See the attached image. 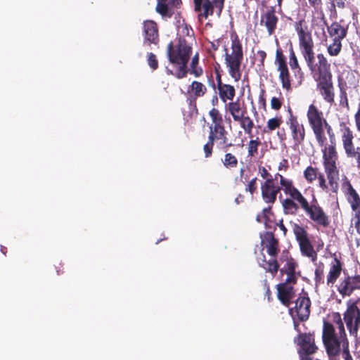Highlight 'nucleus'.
Here are the masks:
<instances>
[{
	"instance_id": "f257e3e1",
	"label": "nucleus",
	"mask_w": 360,
	"mask_h": 360,
	"mask_svg": "<svg viewBox=\"0 0 360 360\" xmlns=\"http://www.w3.org/2000/svg\"><path fill=\"white\" fill-rule=\"evenodd\" d=\"M279 177L280 185L284 193L288 195L281 202V205L285 214L297 215L300 210L317 225L324 228L330 225L328 215L319 205L317 200L313 196L312 200L309 201L301 191L294 186L291 179L285 178L277 173L274 178V181Z\"/></svg>"
},
{
	"instance_id": "f03ea898",
	"label": "nucleus",
	"mask_w": 360,
	"mask_h": 360,
	"mask_svg": "<svg viewBox=\"0 0 360 360\" xmlns=\"http://www.w3.org/2000/svg\"><path fill=\"white\" fill-rule=\"evenodd\" d=\"M295 30L299 39V47L302 55L309 68H314V44L311 33L304 19H300L295 22Z\"/></svg>"
},
{
	"instance_id": "7ed1b4c3",
	"label": "nucleus",
	"mask_w": 360,
	"mask_h": 360,
	"mask_svg": "<svg viewBox=\"0 0 360 360\" xmlns=\"http://www.w3.org/2000/svg\"><path fill=\"white\" fill-rule=\"evenodd\" d=\"M322 340L327 354L330 358H332L340 355L341 345L343 347L345 340L348 339L346 333H345V335L339 333V336H338L333 325L328 321H324Z\"/></svg>"
},
{
	"instance_id": "20e7f679",
	"label": "nucleus",
	"mask_w": 360,
	"mask_h": 360,
	"mask_svg": "<svg viewBox=\"0 0 360 360\" xmlns=\"http://www.w3.org/2000/svg\"><path fill=\"white\" fill-rule=\"evenodd\" d=\"M339 134L347 158L354 161L355 167L360 172V147L355 146L354 134L348 123L345 122L340 123Z\"/></svg>"
},
{
	"instance_id": "39448f33",
	"label": "nucleus",
	"mask_w": 360,
	"mask_h": 360,
	"mask_svg": "<svg viewBox=\"0 0 360 360\" xmlns=\"http://www.w3.org/2000/svg\"><path fill=\"white\" fill-rule=\"evenodd\" d=\"M192 49L185 39L179 38L177 43L170 42L167 45V56L170 63L179 65V68H187Z\"/></svg>"
},
{
	"instance_id": "423d86ee",
	"label": "nucleus",
	"mask_w": 360,
	"mask_h": 360,
	"mask_svg": "<svg viewBox=\"0 0 360 360\" xmlns=\"http://www.w3.org/2000/svg\"><path fill=\"white\" fill-rule=\"evenodd\" d=\"M307 117L319 146L323 147L326 141L323 130V124L327 121L323 117V112L319 110L315 105L311 104L309 106Z\"/></svg>"
},
{
	"instance_id": "0eeeda50",
	"label": "nucleus",
	"mask_w": 360,
	"mask_h": 360,
	"mask_svg": "<svg viewBox=\"0 0 360 360\" xmlns=\"http://www.w3.org/2000/svg\"><path fill=\"white\" fill-rule=\"evenodd\" d=\"M357 304L358 300H348L346 311L343 314V319L349 333L355 337L360 328V309Z\"/></svg>"
},
{
	"instance_id": "6e6552de",
	"label": "nucleus",
	"mask_w": 360,
	"mask_h": 360,
	"mask_svg": "<svg viewBox=\"0 0 360 360\" xmlns=\"http://www.w3.org/2000/svg\"><path fill=\"white\" fill-rule=\"evenodd\" d=\"M292 230L299 243L302 255L311 258L313 262H315L317 259V253L309 240L307 231L297 224H294Z\"/></svg>"
},
{
	"instance_id": "1a4fd4ad",
	"label": "nucleus",
	"mask_w": 360,
	"mask_h": 360,
	"mask_svg": "<svg viewBox=\"0 0 360 360\" xmlns=\"http://www.w3.org/2000/svg\"><path fill=\"white\" fill-rule=\"evenodd\" d=\"M293 342L300 347L298 354L300 357L302 356L312 355L318 350V347L315 342L314 333H300L294 338Z\"/></svg>"
},
{
	"instance_id": "9d476101",
	"label": "nucleus",
	"mask_w": 360,
	"mask_h": 360,
	"mask_svg": "<svg viewBox=\"0 0 360 360\" xmlns=\"http://www.w3.org/2000/svg\"><path fill=\"white\" fill-rule=\"evenodd\" d=\"M231 51L227 52L226 49L225 60L227 68H240L243 59L242 43L238 36L231 35Z\"/></svg>"
},
{
	"instance_id": "9b49d317",
	"label": "nucleus",
	"mask_w": 360,
	"mask_h": 360,
	"mask_svg": "<svg viewBox=\"0 0 360 360\" xmlns=\"http://www.w3.org/2000/svg\"><path fill=\"white\" fill-rule=\"evenodd\" d=\"M278 20L275 6H266L264 10L262 11L259 25L266 28L269 36L275 33Z\"/></svg>"
},
{
	"instance_id": "f8f14e48",
	"label": "nucleus",
	"mask_w": 360,
	"mask_h": 360,
	"mask_svg": "<svg viewBox=\"0 0 360 360\" xmlns=\"http://www.w3.org/2000/svg\"><path fill=\"white\" fill-rule=\"evenodd\" d=\"M311 300L307 292L300 295L295 300V308H289V314L293 316L295 312L299 321L304 322L308 320L310 315Z\"/></svg>"
},
{
	"instance_id": "ddd939ff",
	"label": "nucleus",
	"mask_w": 360,
	"mask_h": 360,
	"mask_svg": "<svg viewBox=\"0 0 360 360\" xmlns=\"http://www.w3.org/2000/svg\"><path fill=\"white\" fill-rule=\"evenodd\" d=\"M286 124L289 128L290 136L295 146L302 144L305 139V128L300 123L297 117H292L286 120Z\"/></svg>"
},
{
	"instance_id": "4468645a",
	"label": "nucleus",
	"mask_w": 360,
	"mask_h": 360,
	"mask_svg": "<svg viewBox=\"0 0 360 360\" xmlns=\"http://www.w3.org/2000/svg\"><path fill=\"white\" fill-rule=\"evenodd\" d=\"M337 290L342 297L350 296L354 290H360V275L345 276L340 281Z\"/></svg>"
},
{
	"instance_id": "2eb2a0df",
	"label": "nucleus",
	"mask_w": 360,
	"mask_h": 360,
	"mask_svg": "<svg viewBox=\"0 0 360 360\" xmlns=\"http://www.w3.org/2000/svg\"><path fill=\"white\" fill-rule=\"evenodd\" d=\"M281 188L276 186L274 179L264 181L261 184V194L263 200L268 204H274L276 200L278 193Z\"/></svg>"
},
{
	"instance_id": "dca6fc26",
	"label": "nucleus",
	"mask_w": 360,
	"mask_h": 360,
	"mask_svg": "<svg viewBox=\"0 0 360 360\" xmlns=\"http://www.w3.org/2000/svg\"><path fill=\"white\" fill-rule=\"evenodd\" d=\"M345 190L344 191L347 201L350 205L352 210L354 212V216L360 217V196L354 188L349 181L344 182Z\"/></svg>"
},
{
	"instance_id": "f3484780",
	"label": "nucleus",
	"mask_w": 360,
	"mask_h": 360,
	"mask_svg": "<svg viewBox=\"0 0 360 360\" xmlns=\"http://www.w3.org/2000/svg\"><path fill=\"white\" fill-rule=\"evenodd\" d=\"M208 139L217 143V147L223 152L227 151L233 145L229 141L226 129L209 130Z\"/></svg>"
},
{
	"instance_id": "a211bd4d",
	"label": "nucleus",
	"mask_w": 360,
	"mask_h": 360,
	"mask_svg": "<svg viewBox=\"0 0 360 360\" xmlns=\"http://www.w3.org/2000/svg\"><path fill=\"white\" fill-rule=\"evenodd\" d=\"M277 297L281 303L289 307L291 300L295 296V290L294 286L288 285L285 283H279L276 285Z\"/></svg>"
},
{
	"instance_id": "6ab92c4d",
	"label": "nucleus",
	"mask_w": 360,
	"mask_h": 360,
	"mask_svg": "<svg viewBox=\"0 0 360 360\" xmlns=\"http://www.w3.org/2000/svg\"><path fill=\"white\" fill-rule=\"evenodd\" d=\"M323 146H324L322 148L323 167H337L338 154L336 143H330L328 146L323 145Z\"/></svg>"
},
{
	"instance_id": "aec40b11",
	"label": "nucleus",
	"mask_w": 360,
	"mask_h": 360,
	"mask_svg": "<svg viewBox=\"0 0 360 360\" xmlns=\"http://www.w3.org/2000/svg\"><path fill=\"white\" fill-rule=\"evenodd\" d=\"M143 32L145 41L149 44H157L159 41L158 28L153 20H146L143 22Z\"/></svg>"
},
{
	"instance_id": "412c9836",
	"label": "nucleus",
	"mask_w": 360,
	"mask_h": 360,
	"mask_svg": "<svg viewBox=\"0 0 360 360\" xmlns=\"http://www.w3.org/2000/svg\"><path fill=\"white\" fill-rule=\"evenodd\" d=\"M195 11L199 12L198 19H207L209 15L214 13V8L215 7L213 2L210 0H193Z\"/></svg>"
},
{
	"instance_id": "4be33fe9",
	"label": "nucleus",
	"mask_w": 360,
	"mask_h": 360,
	"mask_svg": "<svg viewBox=\"0 0 360 360\" xmlns=\"http://www.w3.org/2000/svg\"><path fill=\"white\" fill-rule=\"evenodd\" d=\"M333 256V262L331 264L329 272L327 275L328 285H333L336 282L342 269V263L340 259L338 258L335 253H334Z\"/></svg>"
},
{
	"instance_id": "5701e85b",
	"label": "nucleus",
	"mask_w": 360,
	"mask_h": 360,
	"mask_svg": "<svg viewBox=\"0 0 360 360\" xmlns=\"http://www.w3.org/2000/svg\"><path fill=\"white\" fill-rule=\"evenodd\" d=\"M267 253L272 257L276 258L279 252L278 240L275 238L272 232L268 231L265 233L262 240Z\"/></svg>"
},
{
	"instance_id": "b1692460",
	"label": "nucleus",
	"mask_w": 360,
	"mask_h": 360,
	"mask_svg": "<svg viewBox=\"0 0 360 360\" xmlns=\"http://www.w3.org/2000/svg\"><path fill=\"white\" fill-rule=\"evenodd\" d=\"M226 109L235 122L239 120L243 115L248 114L245 105L243 103H240L239 100L229 102L226 105Z\"/></svg>"
},
{
	"instance_id": "393cba45",
	"label": "nucleus",
	"mask_w": 360,
	"mask_h": 360,
	"mask_svg": "<svg viewBox=\"0 0 360 360\" xmlns=\"http://www.w3.org/2000/svg\"><path fill=\"white\" fill-rule=\"evenodd\" d=\"M348 27L340 24V22H333L327 25V31L333 39L342 40L346 37Z\"/></svg>"
},
{
	"instance_id": "a878e982",
	"label": "nucleus",
	"mask_w": 360,
	"mask_h": 360,
	"mask_svg": "<svg viewBox=\"0 0 360 360\" xmlns=\"http://www.w3.org/2000/svg\"><path fill=\"white\" fill-rule=\"evenodd\" d=\"M324 170L328 180L330 191L333 193H337L339 188V170L338 167H324Z\"/></svg>"
},
{
	"instance_id": "bb28decb",
	"label": "nucleus",
	"mask_w": 360,
	"mask_h": 360,
	"mask_svg": "<svg viewBox=\"0 0 360 360\" xmlns=\"http://www.w3.org/2000/svg\"><path fill=\"white\" fill-rule=\"evenodd\" d=\"M311 74L314 80L317 82V86L328 84L333 83L332 75L329 69H311Z\"/></svg>"
},
{
	"instance_id": "cd10ccee",
	"label": "nucleus",
	"mask_w": 360,
	"mask_h": 360,
	"mask_svg": "<svg viewBox=\"0 0 360 360\" xmlns=\"http://www.w3.org/2000/svg\"><path fill=\"white\" fill-rule=\"evenodd\" d=\"M212 123L209 126V130L226 129L222 115L217 108H212L209 112Z\"/></svg>"
},
{
	"instance_id": "c85d7f7f",
	"label": "nucleus",
	"mask_w": 360,
	"mask_h": 360,
	"mask_svg": "<svg viewBox=\"0 0 360 360\" xmlns=\"http://www.w3.org/2000/svg\"><path fill=\"white\" fill-rule=\"evenodd\" d=\"M317 89L324 101L329 103H333L334 102L335 94L333 83H329L328 84L324 85H319L317 86Z\"/></svg>"
},
{
	"instance_id": "c756f323",
	"label": "nucleus",
	"mask_w": 360,
	"mask_h": 360,
	"mask_svg": "<svg viewBox=\"0 0 360 360\" xmlns=\"http://www.w3.org/2000/svg\"><path fill=\"white\" fill-rule=\"evenodd\" d=\"M236 122H238L240 127L244 130L245 134H248L250 138L253 137L252 129L255 127L252 119L248 115V114L243 115L240 117L239 120Z\"/></svg>"
},
{
	"instance_id": "7c9ffc66",
	"label": "nucleus",
	"mask_w": 360,
	"mask_h": 360,
	"mask_svg": "<svg viewBox=\"0 0 360 360\" xmlns=\"http://www.w3.org/2000/svg\"><path fill=\"white\" fill-rule=\"evenodd\" d=\"M259 265L266 271V272L271 273L273 276L277 274L279 269V264L276 259L267 261L265 256H264V258L259 263Z\"/></svg>"
},
{
	"instance_id": "2f4dec72",
	"label": "nucleus",
	"mask_w": 360,
	"mask_h": 360,
	"mask_svg": "<svg viewBox=\"0 0 360 360\" xmlns=\"http://www.w3.org/2000/svg\"><path fill=\"white\" fill-rule=\"evenodd\" d=\"M219 94L221 99L226 102V100H233L235 96V89L229 84L219 85Z\"/></svg>"
},
{
	"instance_id": "473e14b6",
	"label": "nucleus",
	"mask_w": 360,
	"mask_h": 360,
	"mask_svg": "<svg viewBox=\"0 0 360 360\" xmlns=\"http://www.w3.org/2000/svg\"><path fill=\"white\" fill-rule=\"evenodd\" d=\"M221 160L224 167L229 169L236 168L238 165L237 157L231 153H227L226 151Z\"/></svg>"
},
{
	"instance_id": "72a5a7b5",
	"label": "nucleus",
	"mask_w": 360,
	"mask_h": 360,
	"mask_svg": "<svg viewBox=\"0 0 360 360\" xmlns=\"http://www.w3.org/2000/svg\"><path fill=\"white\" fill-rule=\"evenodd\" d=\"M188 92L193 94L195 97H202L207 91L206 86L201 82L193 81L188 86Z\"/></svg>"
},
{
	"instance_id": "f704fd0d",
	"label": "nucleus",
	"mask_w": 360,
	"mask_h": 360,
	"mask_svg": "<svg viewBox=\"0 0 360 360\" xmlns=\"http://www.w3.org/2000/svg\"><path fill=\"white\" fill-rule=\"evenodd\" d=\"M283 123V118L281 116H276L270 118L266 122V127L264 128V133H270L273 131L279 129Z\"/></svg>"
},
{
	"instance_id": "c9c22d12",
	"label": "nucleus",
	"mask_w": 360,
	"mask_h": 360,
	"mask_svg": "<svg viewBox=\"0 0 360 360\" xmlns=\"http://www.w3.org/2000/svg\"><path fill=\"white\" fill-rule=\"evenodd\" d=\"M261 144L262 143L259 137H256L255 139L250 138V140L247 145L248 157H256L258 155V149Z\"/></svg>"
},
{
	"instance_id": "e433bc0d",
	"label": "nucleus",
	"mask_w": 360,
	"mask_h": 360,
	"mask_svg": "<svg viewBox=\"0 0 360 360\" xmlns=\"http://www.w3.org/2000/svg\"><path fill=\"white\" fill-rule=\"evenodd\" d=\"M281 70L279 77L282 82V86L287 90L290 89L291 82L293 81L292 76L289 72V69H279Z\"/></svg>"
},
{
	"instance_id": "4c0bfd02",
	"label": "nucleus",
	"mask_w": 360,
	"mask_h": 360,
	"mask_svg": "<svg viewBox=\"0 0 360 360\" xmlns=\"http://www.w3.org/2000/svg\"><path fill=\"white\" fill-rule=\"evenodd\" d=\"M156 11L160 14L163 18H172L174 12L169 8L168 5L163 2H158L156 8Z\"/></svg>"
},
{
	"instance_id": "58836bf2",
	"label": "nucleus",
	"mask_w": 360,
	"mask_h": 360,
	"mask_svg": "<svg viewBox=\"0 0 360 360\" xmlns=\"http://www.w3.org/2000/svg\"><path fill=\"white\" fill-rule=\"evenodd\" d=\"M319 169L312 166L307 167L304 171V176L308 183L311 184L316 179Z\"/></svg>"
},
{
	"instance_id": "ea45409f",
	"label": "nucleus",
	"mask_w": 360,
	"mask_h": 360,
	"mask_svg": "<svg viewBox=\"0 0 360 360\" xmlns=\"http://www.w3.org/2000/svg\"><path fill=\"white\" fill-rule=\"evenodd\" d=\"M333 43L327 47L328 53L330 56H338L342 49V41L338 39H333Z\"/></svg>"
},
{
	"instance_id": "a19ab883",
	"label": "nucleus",
	"mask_w": 360,
	"mask_h": 360,
	"mask_svg": "<svg viewBox=\"0 0 360 360\" xmlns=\"http://www.w3.org/2000/svg\"><path fill=\"white\" fill-rule=\"evenodd\" d=\"M286 60V56L283 54L281 49H277L275 58L276 65H278V68H288Z\"/></svg>"
},
{
	"instance_id": "79ce46f5",
	"label": "nucleus",
	"mask_w": 360,
	"mask_h": 360,
	"mask_svg": "<svg viewBox=\"0 0 360 360\" xmlns=\"http://www.w3.org/2000/svg\"><path fill=\"white\" fill-rule=\"evenodd\" d=\"M348 4L347 0H332L330 11L332 13L337 15V8L343 10L347 7Z\"/></svg>"
},
{
	"instance_id": "37998d69",
	"label": "nucleus",
	"mask_w": 360,
	"mask_h": 360,
	"mask_svg": "<svg viewBox=\"0 0 360 360\" xmlns=\"http://www.w3.org/2000/svg\"><path fill=\"white\" fill-rule=\"evenodd\" d=\"M266 57V53L264 51L259 50L257 51L256 53L254 54L253 58V65L257 66V67H262L264 66V62Z\"/></svg>"
},
{
	"instance_id": "c03bdc74",
	"label": "nucleus",
	"mask_w": 360,
	"mask_h": 360,
	"mask_svg": "<svg viewBox=\"0 0 360 360\" xmlns=\"http://www.w3.org/2000/svg\"><path fill=\"white\" fill-rule=\"evenodd\" d=\"M333 321L337 325L338 333L345 335V329L342 322L341 315L339 312H333L332 314Z\"/></svg>"
},
{
	"instance_id": "a18cd8bd",
	"label": "nucleus",
	"mask_w": 360,
	"mask_h": 360,
	"mask_svg": "<svg viewBox=\"0 0 360 360\" xmlns=\"http://www.w3.org/2000/svg\"><path fill=\"white\" fill-rule=\"evenodd\" d=\"M188 69H167V75H172L179 79L184 78L186 76Z\"/></svg>"
},
{
	"instance_id": "49530a36",
	"label": "nucleus",
	"mask_w": 360,
	"mask_h": 360,
	"mask_svg": "<svg viewBox=\"0 0 360 360\" xmlns=\"http://www.w3.org/2000/svg\"><path fill=\"white\" fill-rule=\"evenodd\" d=\"M289 65L290 68H300L292 45H290L289 49Z\"/></svg>"
},
{
	"instance_id": "de8ad7c7",
	"label": "nucleus",
	"mask_w": 360,
	"mask_h": 360,
	"mask_svg": "<svg viewBox=\"0 0 360 360\" xmlns=\"http://www.w3.org/2000/svg\"><path fill=\"white\" fill-rule=\"evenodd\" d=\"M215 143L208 139L207 142L203 146V151L206 158H210L213 153V147Z\"/></svg>"
},
{
	"instance_id": "09e8293b",
	"label": "nucleus",
	"mask_w": 360,
	"mask_h": 360,
	"mask_svg": "<svg viewBox=\"0 0 360 360\" xmlns=\"http://www.w3.org/2000/svg\"><path fill=\"white\" fill-rule=\"evenodd\" d=\"M258 173L263 179H265V181L269 179H274V177L269 173V170L264 166H258Z\"/></svg>"
},
{
	"instance_id": "8fccbe9b",
	"label": "nucleus",
	"mask_w": 360,
	"mask_h": 360,
	"mask_svg": "<svg viewBox=\"0 0 360 360\" xmlns=\"http://www.w3.org/2000/svg\"><path fill=\"white\" fill-rule=\"evenodd\" d=\"M257 177L252 179L248 182V184H247V186L245 187V191L249 192L251 194V195H253V194L257 189Z\"/></svg>"
},
{
	"instance_id": "3c124183",
	"label": "nucleus",
	"mask_w": 360,
	"mask_h": 360,
	"mask_svg": "<svg viewBox=\"0 0 360 360\" xmlns=\"http://www.w3.org/2000/svg\"><path fill=\"white\" fill-rule=\"evenodd\" d=\"M342 358L344 360H353L349 352V340H345L342 348Z\"/></svg>"
},
{
	"instance_id": "603ef678",
	"label": "nucleus",
	"mask_w": 360,
	"mask_h": 360,
	"mask_svg": "<svg viewBox=\"0 0 360 360\" xmlns=\"http://www.w3.org/2000/svg\"><path fill=\"white\" fill-rule=\"evenodd\" d=\"M316 179L319 181V186L324 191L328 192V186L326 184V181L325 179V176L323 173L319 172Z\"/></svg>"
},
{
	"instance_id": "864d4df0",
	"label": "nucleus",
	"mask_w": 360,
	"mask_h": 360,
	"mask_svg": "<svg viewBox=\"0 0 360 360\" xmlns=\"http://www.w3.org/2000/svg\"><path fill=\"white\" fill-rule=\"evenodd\" d=\"M296 266H297L296 264L292 261V259L288 261L284 267L285 274H295Z\"/></svg>"
},
{
	"instance_id": "5fc2aeb1",
	"label": "nucleus",
	"mask_w": 360,
	"mask_h": 360,
	"mask_svg": "<svg viewBox=\"0 0 360 360\" xmlns=\"http://www.w3.org/2000/svg\"><path fill=\"white\" fill-rule=\"evenodd\" d=\"M282 99L277 97H272L271 99V108L274 110H279L282 106Z\"/></svg>"
},
{
	"instance_id": "6e6d98bb",
	"label": "nucleus",
	"mask_w": 360,
	"mask_h": 360,
	"mask_svg": "<svg viewBox=\"0 0 360 360\" xmlns=\"http://www.w3.org/2000/svg\"><path fill=\"white\" fill-rule=\"evenodd\" d=\"M318 63L316 64L317 68H328L329 64L328 63L327 59L323 53H319L317 55Z\"/></svg>"
},
{
	"instance_id": "4d7b16f0",
	"label": "nucleus",
	"mask_w": 360,
	"mask_h": 360,
	"mask_svg": "<svg viewBox=\"0 0 360 360\" xmlns=\"http://www.w3.org/2000/svg\"><path fill=\"white\" fill-rule=\"evenodd\" d=\"M148 64L150 68H158V62L156 56L153 53L148 54Z\"/></svg>"
},
{
	"instance_id": "13d9d810",
	"label": "nucleus",
	"mask_w": 360,
	"mask_h": 360,
	"mask_svg": "<svg viewBox=\"0 0 360 360\" xmlns=\"http://www.w3.org/2000/svg\"><path fill=\"white\" fill-rule=\"evenodd\" d=\"M314 274H315L314 280H315L316 285L323 283L324 281H323V270L316 269L315 270Z\"/></svg>"
},
{
	"instance_id": "bf43d9fd",
	"label": "nucleus",
	"mask_w": 360,
	"mask_h": 360,
	"mask_svg": "<svg viewBox=\"0 0 360 360\" xmlns=\"http://www.w3.org/2000/svg\"><path fill=\"white\" fill-rule=\"evenodd\" d=\"M324 128H326L327 130V133L330 138V143H335V134L333 132L331 126L328 123L327 121L323 124V129Z\"/></svg>"
},
{
	"instance_id": "052dcab7",
	"label": "nucleus",
	"mask_w": 360,
	"mask_h": 360,
	"mask_svg": "<svg viewBox=\"0 0 360 360\" xmlns=\"http://www.w3.org/2000/svg\"><path fill=\"white\" fill-rule=\"evenodd\" d=\"M297 277L295 276V274H287V278L285 279V282H283L282 283H285L288 285H294L297 283Z\"/></svg>"
},
{
	"instance_id": "680f3d73",
	"label": "nucleus",
	"mask_w": 360,
	"mask_h": 360,
	"mask_svg": "<svg viewBox=\"0 0 360 360\" xmlns=\"http://www.w3.org/2000/svg\"><path fill=\"white\" fill-rule=\"evenodd\" d=\"M225 0H212V2L215 8L218 10V15H221V13L224 8Z\"/></svg>"
},
{
	"instance_id": "e2e57ef3",
	"label": "nucleus",
	"mask_w": 360,
	"mask_h": 360,
	"mask_svg": "<svg viewBox=\"0 0 360 360\" xmlns=\"http://www.w3.org/2000/svg\"><path fill=\"white\" fill-rule=\"evenodd\" d=\"M264 289L266 290L265 297L267 298L268 302H270L272 301L273 298L271 297V291L270 290L269 285L267 283L266 280L264 281Z\"/></svg>"
},
{
	"instance_id": "0e129e2a",
	"label": "nucleus",
	"mask_w": 360,
	"mask_h": 360,
	"mask_svg": "<svg viewBox=\"0 0 360 360\" xmlns=\"http://www.w3.org/2000/svg\"><path fill=\"white\" fill-rule=\"evenodd\" d=\"M229 72L235 80L237 81L240 79V69H229Z\"/></svg>"
},
{
	"instance_id": "69168bd1",
	"label": "nucleus",
	"mask_w": 360,
	"mask_h": 360,
	"mask_svg": "<svg viewBox=\"0 0 360 360\" xmlns=\"http://www.w3.org/2000/svg\"><path fill=\"white\" fill-rule=\"evenodd\" d=\"M277 136L281 141H284L286 139L287 136L284 128H282L277 131Z\"/></svg>"
},
{
	"instance_id": "338daca9",
	"label": "nucleus",
	"mask_w": 360,
	"mask_h": 360,
	"mask_svg": "<svg viewBox=\"0 0 360 360\" xmlns=\"http://www.w3.org/2000/svg\"><path fill=\"white\" fill-rule=\"evenodd\" d=\"M354 120L356 129L359 131H360V108L358 109L357 112L354 115Z\"/></svg>"
},
{
	"instance_id": "774afa93",
	"label": "nucleus",
	"mask_w": 360,
	"mask_h": 360,
	"mask_svg": "<svg viewBox=\"0 0 360 360\" xmlns=\"http://www.w3.org/2000/svg\"><path fill=\"white\" fill-rule=\"evenodd\" d=\"M259 103L264 107L266 106L265 91L262 89L259 96Z\"/></svg>"
}]
</instances>
